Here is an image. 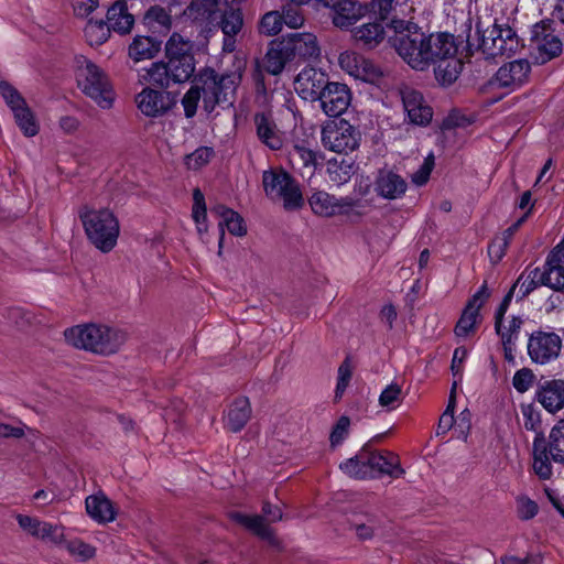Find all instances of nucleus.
Instances as JSON below:
<instances>
[{
	"instance_id": "obj_1",
	"label": "nucleus",
	"mask_w": 564,
	"mask_h": 564,
	"mask_svg": "<svg viewBox=\"0 0 564 564\" xmlns=\"http://www.w3.org/2000/svg\"><path fill=\"white\" fill-rule=\"evenodd\" d=\"M243 67L240 65L232 72L219 75L213 67L205 66L194 76L193 85L184 94L181 104L184 116L193 118L197 112L198 102L203 100V109L209 115L217 106L224 109L234 107L237 89L242 80Z\"/></svg>"
},
{
	"instance_id": "obj_2",
	"label": "nucleus",
	"mask_w": 564,
	"mask_h": 564,
	"mask_svg": "<svg viewBox=\"0 0 564 564\" xmlns=\"http://www.w3.org/2000/svg\"><path fill=\"white\" fill-rule=\"evenodd\" d=\"M383 434L375 436L366 443L354 456L339 464V469L355 479H376L389 476L393 479L403 477L404 468L400 457L391 451H378L372 448L373 442H379Z\"/></svg>"
},
{
	"instance_id": "obj_3",
	"label": "nucleus",
	"mask_w": 564,
	"mask_h": 564,
	"mask_svg": "<svg viewBox=\"0 0 564 564\" xmlns=\"http://www.w3.org/2000/svg\"><path fill=\"white\" fill-rule=\"evenodd\" d=\"M65 339L72 346L99 355H111L126 341V333L106 325L86 324L67 328Z\"/></svg>"
},
{
	"instance_id": "obj_4",
	"label": "nucleus",
	"mask_w": 564,
	"mask_h": 564,
	"mask_svg": "<svg viewBox=\"0 0 564 564\" xmlns=\"http://www.w3.org/2000/svg\"><path fill=\"white\" fill-rule=\"evenodd\" d=\"M87 239L101 252H110L120 234L118 218L108 208L93 209L87 205L78 213Z\"/></svg>"
},
{
	"instance_id": "obj_5",
	"label": "nucleus",
	"mask_w": 564,
	"mask_h": 564,
	"mask_svg": "<svg viewBox=\"0 0 564 564\" xmlns=\"http://www.w3.org/2000/svg\"><path fill=\"white\" fill-rule=\"evenodd\" d=\"M391 29L394 34L389 36L390 45L410 67L425 70L424 46L427 34L416 23L398 19H392Z\"/></svg>"
},
{
	"instance_id": "obj_6",
	"label": "nucleus",
	"mask_w": 564,
	"mask_h": 564,
	"mask_svg": "<svg viewBox=\"0 0 564 564\" xmlns=\"http://www.w3.org/2000/svg\"><path fill=\"white\" fill-rule=\"evenodd\" d=\"M394 0H370L368 22L351 30L355 45L364 51L377 48L387 37V28L391 29L390 13Z\"/></svg>"
},
{
	"instance_id": "obj_7",
	"label": "nucleus",
	"mask_w": 564,
	"mask_h": 564,
	"mask_svg": "<svg viewBox=\"0 0 564 564\" xmlns=\"http://www.w3.org/2000/svg\"><path fill=\"white\" fill-rule=\"evenodd\" d=\"M76 62V78L80 90L94 99L101 108H110L113 97L106 73L85 56L77 57Z\"/></svg>"
},
{
	"instance_id": "obj_8",
	"label": "nucleus",
	"mask_w": 564,
	"mask_h": 564,
	"mask_svg": "<svg viewBox=\"0 0 564 564\" xmlns=\"http://www.w3.org/2000/svg\"><path fill=\"white\" fill-rule=\"evenodd\" d=\"M265 195L271 199H281L285 210H299L304 206L300 184L284 169H270L262 173Z\"/></svg>"
},
{
	"instance_id": "obj_9",
	"label": "nucleus",
	"mask_w": 564,
	"mask_h": 564,
	"mask_svg": "<svg viewBox=\"0 0 564 564\" xmlns=\"http://www.w3.org/2000/svg\"><path fill=\"white\" fill-rule=\"evenodd\" d=\"M533 470L540 479L546 480L552 476V464L564 465V419H560L551 429L549 437L544 436V444L540 451L534 449Z\"/></svg>"
},
{
	"instance_id": "obj_10",
	"label": "nucleus",
	"mask_w": 564,
	"mask_h": 564,
	"mask_svg": "<svg viewBox=\"0 0 564 564\" xmlns=\"http://www.w3.org/2000/svg\"><path fill=\"white\" fill-rule=\"evenodd\" d=\"M361 140L360 130L344 118L326 121L322 127V144L336 153L356 150Z\"/></svg>"
},
{
	"instance_id": "obj_11",
	"label": "nucleus",
	"mask_w": 564,
	"mask_h": 564,
	"mask_svg": "<svg viewBox=\"0 0 564 564\" xmlns=\"http://www.w3.org/2000/svg\"><path fill=\"white\" fill-rule=\"evenodd\" d=\"M527 349L532 362L546 365L558 358L562 338L555 332L538 329L530 334Z\"/></svg>"
},
{
	"instance_id": "obj_12",
	"label": "nucleus",
	"mask_w": 564,
	"mask_h": 564,
	"mask_svg": "<svg viewBox=\"0 0 564 564\" xmlns=\"http://www.w3.org/2000/svg\"><path fill=\"white\" fill-rule=\"evenodd\" d=\"M463 37V34L455 37L448 32L427 34L426 45L424 46L425 69H427L432 64L456 56L459 46L457 40L462 39L460 43L465 42V39Z\"/></svg>"
},
{
	"instance_id": "obj_13",
	"label": "nucleus",
	"mask_w": 564,
	"mask_h": 564,
	"mask_svg": "<svg viewBox=\"0 0 564 564\" xmlns=\"http://www.w3.org/2000/svg\"><path fill=\"white\" fill-rule=\"evenodd\" d=\"M135 102L144 116L159 118L166 115L176 105V96L170 91L144 87L135 96Z\"/></svg>"
},
{
	"instance_id": "obj_14",
	"label": "nucleus",
	"mask_w": 564,
	"mask_h": 564,
	"mask_svg": "<svg viewBox=\"0 0 564 564\" xmlns=\"http://www.w3.org/2000/svg\"><path fill=\"white\" fill-rule=\"evenodd\" d=\"M553 20L545 19L531 29V43L539 50L541 63H546L562 53L563 44L552 28Z\"/></svg>"
},
{
	"instance_id": "obj_15",
	"label": "nucleus",
	"mask_w": 564,
	"mask_h": 564,
	"mask_svg": "<svg viewBox=\"0 0 564 564\" xmlns=\"http://www.w3.org/2000/svg\"><path fill=\"white\" fill-rule=\"evenodd\" d=\"M295 90L299 96L308 101H317L330 84L326 73L314 67H305L295 78Z\"/></svg>"
},
{
	"instance_id": "obj_16",
	"label": "nucleus",
	"mask_w": 564,
	"mask_h": 564,
	"mask_svg": "<svg viewBox=\"0 0 564 564\" xmlns=\"http://www.w3.org/2000/svg\"><path fill=\"white\" fill-rule=\"evenodd\" d=\"M530 72L531 65L527 59H516L500 66L488 85L513 90L528 80Z\"/></svg>"
},
{
	"instance_id": "obj_17",
	"label": "nucleus",
	"mask_w": 564,
	"mask_h": 564,
	"mask_svg": "<svg viewBox=\"0 0 564 564\" xmlns=\"http://www.w3.org/2000/svg\"><path fill=\"white\" fill-rule=\"evenodd\" d=\"M330 18L335 26L347 30L370 12V1L337 0L330 8Z\"/></svg>"
},
{
	"instance_id": "obj_18",
	"label": "nucleus",
	"mask_w": 564,
	"mask_h": 564,
	"mask_svg": "<svg viewBox=\"0 0 564 564\" xmlns=\"http://www.w3.org/2000/svg\"><path fill=\"white\" fill-rule=\"evenodd\" d=\"M326 87V90L317 101L321 102V107L326 116L338 119L351 102V91L346 84L338 82H330Z\"/></svg>"
},
{
	"instance_id": "obj_19",
	"label": "nucleus",
	"mask_w": 564,
	"mask_h": 564,
	"mask_svg": "<svg viewBox=\"0 0 564 564\" xmlns=\"http://www.w3.org/2000/svg\"><path fill=\"white\" fill-rule=\"evenodd\" d=\"M534 400L538 401L549 413H557L564 408V380L541 379L538 382Z\"/></svg>"
},
{
	"instance_id": "obj_20",
	"label": "nucleus",
	"mask_w": 564,
	"mask_h": 564,
	"mask_svg": "<svg viewBox=\"0 0 564 564\" xmlns=\"http://www.w3.org/2000/svg\"><path fill=\"white\" fill-rule=\"evenodd\" d=\"M492 33L496 34L491 47H487L488 57L511 56L523 47L517 32L509 25L494 23Z\"/></svg>"
},
{
	"instance_id": "obj_21",
	"label": "nucleus",
	"mask_w": 564,
	"mask_h": 564,
	"mask_svg": "<svg viewBox=\"0 0 564 564\" xmlns=\"http://www.w3.org/2000/svg\"><path fill=\"white\" fill-rule=\"evenodd\" d=\"M288 35H282L270 41L264 56V69L271 75H280L285 66L293 62V51L286 44Z\"/></svg>"
},
{
	"instance_id": "obj_22",
	"label": "nucleus",
	"mask_w": 564,
	"mask_h": 564,
	"mask_svg": "<svg viewBox=\"0 0 564 564\" xmlns=\"http://www.w3.org/2000/svg\"><path fill=\"white\" fill-rule=\"evenodd\" d=\"M163 39L149 33L135 34L128 45L127 54L134 63L155 58L162 51Z\"/></svg>"
},
{
	"instance_id": "obj_23",
	"label": "nucleus",
	"mask_w": 564,
	"mask_h": 564,
	"mask_svg": "<svg viewBox=\"0 0 564 564\" xmlns=\"http://www.w3.org/2000/svg\"><path fill=\"white\" fill-rule=\"evenodd\" d=\"M140 24L145 29L147 33L160 35V39H163L172 30L173 19L171 10L160 4L150 6L140 18Z\"/></svg>"
},
{
	"instance_id": "obj_24",
	"label": "nucleus",
	"mask_w": 564,
	"mask_h": 564,
	"mask_svg": "<svg viewBox=\"0 0 564 564\" xmlns=\"http://www.w3.org/2000/svg\"><path fill=\"white\" fill-rule=\"evenodd\" d=\"M408 188L405 180L389 169H380L375 180L376 193L386 199L393 200L402 197Z\"/></svg>"
},
{
	"instance_id": "obj_25",
	"label": "nucleus",
	"mask_w": 564,
	"mask_h": 564,
	"mask_svg": "<svg viewBox=\"0 0 564 564\" xmlns=\"http://www.w3.org/2000/svg\"><path fill=\"white\" fill-rule=\"evenodd\" d=\"M286 35V44H290L293 51V62L316 59L319 56L321 48L317 39L313 33L293 32Z\"/></svg>"
},
{
	"instance_id": "obj_26",
	"label": "nucleus",
	"mask_w": 564,
	"mask_h": 564,
	"mask_svg": "<svg viewBox=\"0 0 564 564\" xmlns=\"http://www.w3.org/2000/svg\"><path fill=\"white\" fill-rule=\"evenodd\" d=\"M258 139L271 150L283 147L282 134L270 112H257L253 117Z\"/></svg>"
},
{
	"instance_id": "obj_27",
	"label": "nucleus",
	"mask_w": 564,
	"mask_h": 564,
	"mask_svg": "<svg viewBox=\"0 0 564 564\" xmlns=\"http://www.w3.org/2000/svg\"><path fill=\"white\" fill-rule=\"evenodd\" d=\"M105 21L113 32L126 35L131 33L135 17L129 11L127 0H117L108 8Z\"/></svg>"
},
{
	"instance_id": "obj_28",
	"label": "nucleus",
	"mask_w": 564,
	"mask_h": 564,
	"mask_svg": "<svg viewBox=\"0 0 564 564\" xmlns=\"http://www.w3.org/2000/svg\"><path fill=\"white\" fill-rule=\"evenodd\" d=\"M381 528L382 520L375 512H355L348 519V529L354 531L361 542L372 540Z\"/></svg>"
},
{
	"instance_id": "obj_29",
	"label": "nucleus",
	"mask_w": 564,
	"mask_h": 564,
	"mask_svg": "<svg viewBox=\"0 0 564 564\" xmlns=\"http://www.w3.org/2000/svg\"><path fill=\"white\" fill-rule=\"evenodd\" d=\"M228 517L231 521L245 527L260 539L268 541L271 545L278 544L274 532L269 525L264 523L263 516H248L239 511H231L228 513Z\"/></svg>"
},
{
	"instance_id": "obj_30",
	"label": "nucleus",
	"mask_w": 564,
	"mask_h": 564,
	"mask_svg": "<svg viewBox=\"0 0 564 564\" xmlns=\"http://www.w3.org/2000/svg\"><path fill=\"white\" fill-rule=\"evenodd\" d=\"M252 409L247 397L235 399L228 408L225 419V427L232 432H240L249 422Z\"/></svg>"
},
{
	"instance_id": "obj_31",
	"label": "nucleus",
	"mask_w": 564,
	"mask_h": 564,
	"mask_svg": "<svg viewBox=\"0 0 564 564\" xmlns=\"http://www.w3.org/2000/svg\"><path fill=\"white\" fill-rule=\"evenodd\" d=\"M167 62L195 59L194 43L177 32H173L164 44Z\"/></svg>"
},
{
	"instance_id": "obj_32",
	"label": "nucleus",
	"mask_w": 564,
	"mask_h": 564,
	"mask_svg": "<svg viewBox=\"0 0 564 564\" xmlns=\"http://www.w3.org/2000/svg\"><path fill=\"white\" fill-rule=\"evenodd\" d=\"M85 505L88 516L98 523H108L116 519L112 502L105 495L89 496L86 498Z\"/></svg>"
},
{
	"instance_id": "obj_33",
	"label": "nucleus",
	"mask_w": 564,
	"mask_h": 564,
	"mask_svg": "<svg viewBox=\"0 0 564 564\" xmlns=\"http://www.w3.org/2000/svg\"><path fill=\"white\" fill-rule=\"evenodd\" d=\"M465 50H466V56H473L476 51H481L487 57L488 52L487 47H491L492 40L495 39V35L491 30H482L481 23L478 21L476 22V43L471 41V21L468 20L465 23Z\"/></svg>"
},
{
	"instance_id": "obj_34",
	"label": "nucleus",
	"mask_w": 564,
	"mask_h": 564,
	"mask_svg": "<svg viewBox=\"0 0 564 564\" xmlns=\"http://www.w3.org/2000/svg\"><path fill=\"white\" fill-rule=\"evenodd\" d=\"M521 412L524 419V429L527 431H532L535 433L532 452L534 449L540 451L542 444H544V431L542 427V414L539 409L534 406L533 403L521 404Z\"/></svg>"
},
{
	"instance_id": "obj_35",
	"label": "nucleus",
	"mask_w": 564,
	"mask_h": 564,
	"mask_svg": "<svg viewBox=\"0 0 564 564\" xmlns=\"http://www.w3.org/2000/svg\"><path fill=\"white\" fill-rule=\"evenodd\" d=\"M434 76L441 87L447 88L452 86L459 77L463 70L460 59L451 57L449 59L440 61L434 64Z\"/></svg>"
},
{
	"instance_id": "obj_36",
	"label": "nucleus",
	"mask_w": 564,
	"mask_h": 564,
	"mask_svg": "<svg viewBox=\"0 0 564 564\" xmlns=\"http://www.w3.org/2000/svg\"><path fill=\"white\" fill-rule=\"evenodd\" d=\"M140 82L149 83L160 89H166L174 84L165 61L153 62L145 73L140 76Z\"/></svg>"
},
{
	"instance_id": "obj_37",
	"label": "nucleus",
	"mask_w": 564,
	"mask_h": 564,
	"mask_svg": "<svg viewBox=\"0 0 564 564\" xmlns=\"http://www.w3.org/2000/svg\"><path fill=\"white\" fill-rule=\"evenodd\" d=\"M220 0H192L185 14L193 21L209 22L218 11Z\"/></svg>"
},
{
	"instance_id": "obj_38",
	"label": "nucleus",
	"mask_w": 564,
	"mask_h": 564,
	"mask_svg": "<svg viewBox=\"0 0 564 564\" xmlns=\"http://www.w3.org/2000/svg\"><path fill=\"white\" fill-rule=\"evenodd\" d=\"M308 204L314 214L325 217L335 215L341 207L334 196L323 191L314 193L308 198Z\"/></svg>"
},
{
	"instance_id": "obj_39",
	"label": "nucleus",
	"mask_w": 564,
	"mask_h": 564,
	"mask_svg": "<svg viewBox=\"0 0 564 564\" xmlns=\"http://www.w3.org/2000/svg\"><path fill=\"white\" fill-rule=\"evenodd\" d=\"M112 29L105 20L90 19L85 26V36L90 46H100L110 37Z\"/></svg>"
},
{
	"instance_id": "obj_40",
	"label": "nucleus",
	"mask_w": 564,
	"mask_h": 564,
	"mask_svg": "<svg viewBox=\"0 0 564 564\" xmlns=\"http://www.w3.org/2000/svg\"><path fill=\"white\" fill-rule=\"evenodd\" d=\"M14 116V120L17 126L23 132L25 137H34L40 131V126L36 121V118L28 106V104L21 108H17L15 111H12Z\"/></svg>"
},
{
	"instance_id": "obj_41",
	"label": "nucleus",
	"mask_w": 564,
	"mask_h": 564,
	"mask_svg": "<svg viewBox=\"0 0 564 564\" xmlns=\"http://www.w3.org/2000/svg\"><path fill=\"white\" fill-rule=\"evenodd\" d=\"M192 217L196 223L198 234H206L208 231L207 208L205 203V196L198 187L193 191Z\"/></svg>"
},
{
	"instance_id": "obj_42",
	"label": "nucleus",
	"mask_w": 564,
	"mask_h": 564,
	"mask_svg": "<svg viewBox=\"0 0 564 564\" xmlns=\"http://www.w3.org/2000/svg\"><path fill=\"white\" fill-rule=\"evenodd\" d=\"M219 25L226 36H236L243 25V17L241 10L234 8L225 10L221 14Z\"/></svg>"
},
{
	"instance_id": "obj_43",
	"label": "nucleus",
	"mask_w": 564,
	"mask_h": 564,
	"mask_svg": "<svg viewBox=\"0 0 564 564\" xmlns=\"http://www.w3.org/2000/svg\"><path fill=\"white\" fill-rule=\"evenodd\" d=\"M167 65V69L170 70L174 84H183L188 82L192 77H194L195 67H196V61L188 58V61H176L167 62L165 61Z\"/></svg>"
},
{
	"instance_id": "obj_44",
	"label": "nucleus",
	"mask_w": 564,
	"mask_h": 564,
	"mask_svg": "<svg viewBox=\"0 0 564 564\" xmlns=\"http://www.w3.org/2000/svg\"><path fill=\"white\" fill-rule=\"evenodd\" d=\"M290 161L293 166L314 171L317 164L316 153L304 145L295 144L290 152Z\"/></svg>"
},
{
	"instance_id": "obj_45",
	"label": "nucleus",
	"mask_w": 564,
	"mask_h": 564,
	"mask_svg": "<svg viewBox=\"0 0 564 564\" xmlns=\"http://www.w3.org/2000/svg\"><path fill=\"white\" fill-rule=\"evenodd\" d=\"M328 172L333 182L344 184L355 173V164L351 160L347 159H341L340 162L334 160L328 163Z\"/></svg>"
},
{
	"instance_id": "obj_46",
	"label": "nucleus",
	"mask_w": 564,
	"mask_h": 564,
	"mask_svg": "<svg viewBox=\"0 0 564 564\" xmlns=\"http://www.w3.org/2000/svg\"><path fill=\"white\" fill-rule=\"evenodd\" d=\"M539 273L540 269L535 268L531 270L528 275H525V273L523 272L518 276L516 282L512 284L516 285V289L519 286L517 301H522L539 286V282H536Z\"/></svg>"
},
{
	"instance_id": "obj_47",
	"label": "nucleus",
	"mask_w": 564,
	"mask_h": 564,
	"mask_svg": "<svg viewBox=\"0 0 564 564\" xmlns=\"http://www.w3.org/2000/svg\"><path fill=\"white\" fill-rule=\"evenodd\" d=\"M337 373H338V376H337L334 402H338L343 398V395L351 380L352 370H351V362H350L349 356H347L344 359V361L340 364V366L338 367Z\"/></svg>"
},
{
	"instance_id": "obj_48",
	"label": "nucleus",
	"mask_w": 564,
	"mask_h": 564,
	"mask_svg": "<svg viewBox=\"0 0 564 564\" xmlns=\"http://www.w3.org/2000/svg\"><path fill=\"white\" fill-rule=\"evenodd\" d=\"M0 95L11 111L26 105L25 98L7 80H0Z\"/></svg>"
},
{
	"instance_id": "obj_49",
	"label": "nucleus",
	"mask_w": 564,
	"mask_h": 564,
	"mask_svg": "<svg viewBox=\"0 0 564 564\" xmlns=\"http://www.w3.org/2000/svg\"><path fill=\"white\" fill-rule=\"evenodd\" d=\"M478 316L479 312H477V310L473 311L464 307L454 328L455 335L458 337H466L469 333L475 332Z\"/></svg>"
},
{
	"instance_id": "obj_50",
	"label": "nucleus",
	"mask_w": 564,
	"mask_h": 564,
	"mask_svg": "<svg viewBox=\"0 0 564 564\" xmlns=\"http://www.w3.org/2000/svg\"><path fill=\"white\" fill-rule=\"evenodd\" d=\"M282 20L279 11L267 12L259 22V32L267 36L276 35L282 30Z\"/></svg>"
},
{
	"instance_id": "obj_51",
	"label": "nucleus",
	"mask_w": 564,
	"mask_h": 564,
	"mask_svg": "<svg viewBox=\"0 0 564 564\" xmlns=\"http://www.w3.org/2000/svg\"><path fill=\"white\" fill-rule=\"evenodd\" d=\"M17 520L19 525L26 531L28 533L32 534L36 538L44 539L47 534L46 530H51V524L47 522H41L35 518L18 514Z\"/></svg>"
},
{
	"instance_id": "obj_52",
	"label": "nucleus",
	"mask_w": 564,
	"mask_h": 564,
	"mask_svg": "<svg viewBox=\"0 0 564 564\" xmlns=\"http://www.w3.org/2000/svg\"><path fill=\"white\" fill-rule=\"evenodd\" d=\"M560 250L551 251L547 256V264L553 263L552 290L564 293V261L558 257Z\"/></svg>"
},
{
	"instance_id": "obj_53",
	"label": "nucleus",
	"mask_w": 564,
	"mask_h": 564,
	"mask_svg": "<svg viewBox=\"0 0 564 564\" xmlns=\"http://www.w3.org/2000/svg\"><path fill=\"white\" fill-rule=\"evenodd\" d=\"M338 63L343 70L355 77L356 73H360L358 66L365 63V57L357 52L345 51L339 54Z\"/></svg>"
},
{
	"instance_id": "obj_54",
	"label": "nucleus",
	"mask_w": 564,
	"mask_h": 564,
	"mask_svg": "<svg viewBox=\"0 0 564 564\" xmlns=\"http://www.w3.org/2000/svg\"><path fill=\"white\" fill-rule=\"evenodd\" d=\"M535 381V375L530 368H521L516 371L512 378V384L519 393L527 392Z\"/></svg>"
},
{
	"instance_id": "obj_55",
	"label": "nucleus",
	"mask_w": 564,
	"mask_h": 564,
	"mask_svg": "<svg viewBox=\"0 0 564 564\" xmlns=\"http://www.w3.org/2000/svg\"><path fill=\"white\" fill-rule=\"evenodd\" d=\"M218 227H223L224 229L226 227L231 235L237 237H243L247 235V227L245 220L235 210L232 216H228L225 220H220Z\"/></svg>"
},
{
	"instance_id": "obj_56",
	"label": "nucleus",
	"mask_w": 564,
	"mask_h": 564,
	"mask_svg": "<svg viewBox=\"0 0 564 564\" xmlns=\"http://www.w3.org/2000/svg\"><path fill=\"white\" fill-rule=\"evenodd\" d=\"M349 426L350 419L347 415H341L330 432L329 442L332 447H336L343 443L348 435Z\"/></svg>"
},
{
	"instance_id": "obj_57",
	"label": "nucleus",
	"mask_w": 564,
	"mask_h": 564,
	"mask_svg": "<svg viewBox=\"0 0 564 564\" xmlns=\"http://www.w3.org/2000/svg\"><path fill=\"white\" fill-rule=\"evenodd\" d=\"M214 155V150L208 147H200L196 149L193 153L187 155L186 164L189 169L197 170L200 166L207 164L212 156Z\"/></svg>"
},
{
	"instance_id": "obj_58",
	"label": "nucleus",
	"mask_w": 564,
	"mask_h": 564,
	"mask_svg": "<svg viewBox=\"0 0 564 564\" xmlns=\"http://www.w3.org/2000/svg\"><path fill=\"white\" fill-rule=\"evenodd\" d=\"M475 119L460 113L458 110H452L442 122L443 130H452L455 128H466L474 123Z\"/></svg>"
},
{
	"instance_id": "obj_59",
	"label": "nucleus",
	"mask_w": 564,
	"mask_h": 564,
	"mask_svg": "<svg viewBox=\"0 0 564 564\" xmlns=\"http://www.w3.org/2000/svg\"><path fill=\"white\" fill-rule=\"evenodd\" d=\"M68 552L77 555L82 561L90 560L95 556L96 549L80 540H72L66 545Z\"/></svg>"
},
{
	"instance_id": "obj_60",
	"label": "nucleus",
	"mask_w": 564,
	"mask_h": 564,
	"mask_svg": "<svg viewBox=\"0 0 564 564\" xmlns=\"http://www.w3.org/2000/svg\"><path fill=\"white\" fill-rule=\"evenodd\" d=\"M402 390L398 383H391L383 389L379 397V404L384 408H394V403L401 399Z\"/></svg>"
},
{
	"instance_id": "obj_61",
	"label": "nucleus",
	"mask_w": 564,
	"mask_h": 564,
	"mask_svg": "<svg viewBox=\"0 0 564 564\" xmlns=\"http://www.w3.org/2000/svg\"><path fill=\"white\" fill-rule=\"evenodd\" d=\"M401 97L406 113L414 111L419 105H423V101H425L423 95L419 90L410 87H405L401 90Z\"/></svg>"
},
{
	"instance_id": "obj_62",
	"label": "nucleus",
	"mask_w": 564,
	"mask_h": 564,
	"mask_svg": "<svg viewBox=\"0 0 564 564\" xmlns=\"http://www.w3.org/2000/svg\"><path fill=\"white\" fill-rule=\"evenodd\" d=\"M358 68L360 73H356L355 78H359L365 82L372 83L383 75L382 70L367 58H365V63L359 64Z\"/></svg>"
},
{
	"instance_id": "obj_63",
	"label": "nucleus",
	"mask_w": 564,
	"mask_h": 564,
	"mask_svg": "<svg viewBox=\"0 0 564 564\" xmlns=\"http://www.w3.org/2000/svg\"><path fill=\"white\" fill-rule=\"evenodd\" d=\"M518 503V517L523 520L528 521L534 518L538 514L539 506L535 501L530 499L529 497H519L517 499Z\"/></svg>"
},
{
	"instance_id": "obj_64",
	"label": "nucleus",
	"mask_w": 564,
	"mask_h": 564,
	"mask_svg": "<svg viewBox=\"0 0 564 564\" xmlns=\"http://www.w3.org/2000/svg\"><path fill=\"white\" fill-rule=\"evenodd\" d=\"M281 15H283L282 24H286L292 29L302 26L304 22V17L297 6L283 7Z\"/></svg>"
}]
</instances>
